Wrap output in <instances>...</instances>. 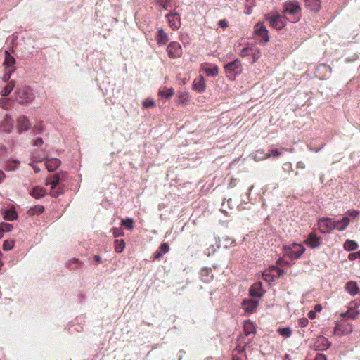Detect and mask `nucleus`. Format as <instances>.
<instances>
[{
	"mask_svg": "<svg viewBox=\"0 0 360 360\" xmlns=\"http://www.w3.org/2000/svg\"><path fill=\"white\" fill-rule=\"evenodd\" d=\"M251 49H252V46H246V47L243 48L239 53L240 56L246 57V56H250Z\"/></svg>",
	"mask_w": 360,
	"mask_h": 360,
	"instance_id": "44",
	"label": "nucleus"
},
{
	"mask_svg": "<svg viewBox=\"0 0 360 360\" xmlns=\"http://www.w3.org/2000/svg\"><path fill=\"white\" fill-rule=\"evenodd\" d=\"M259 304V300L255 299H247L243 302V307L245 312L252 313Z\"/></svg>",
	"mask_w": 360,
	"mask_h": 360,
	"instance_id": "14",
	"label": "nucleus"
},
{
	"mask_svg": "<svg viewBox=\"0 0 360 360\" xmlns=\"http://www.w3.org/2000/svg\"><path fill=\"white\" fill-rule=\"evenodd\" d=\"M285 255L291 259H297L304 252L305 248L299 243H292L284 248Z\"/></svg>",
	"mask_w": 360,
	"mask_h": 360,
	"instance_id": "4",
	"label": "nucleus"
},
{
	"mask_svg": "<svg viewBox=\"0 0 360 360\" xmlns=\"http://www.w3.org/2000/svg\"><path fill=\"white\" fill-rule=\"evenodd\" d=\"M224 68L227 77L230 79H234L236 76L242 72L241 61L239 59H236L227 63Z\"/></svg>",
	"mask_w": 360,
	"mask_h": 360,
	"instance_id": "5",
	"label": "nucleus"
},
{
	"mask_svg": "<svg viewBox=\"0 0 360 360\" xmlns=\"http://www.w3.org/2000/svg\"><path fill=\"white\" fill-rule=\"evenodd\" d=\"M353 330L352 326L349 323L338 324L337 323L333 331L335 335H345L351 333Z\"/></svg>",
	"mask_w": 360,
	"mask_h": 360,
	"instance_id": "11",
	"label": "nucleus"
},
{
	"mask_svg": "<svg viewBox=\"0 0 360 360\" xmlns=\"http://www.w3.org/2000/svg\"><path fill=\"white\" fill-rule=\"evenodd\" d=\"M277 332L285 338H289L292 335V330L290 327L278 328Z\"/></svg>",
	"mask_w": 360,
	"mask_h": 360,
	"instance_id": "36",
	"label": "nucleus"
},
{
	"mask_svg": "<svg viewBox=\"0 0 360 360\" xmlns=\"http://www.w3.org/2000/svg\"><path fill=\"white\" fill-rule=\"evenodd\" d=\"M6 175L2 170H0V183L5 179Z\"/></svg>",
	"mask_w": 360,
	"mask_h": 360,
	"instance_id": "61",
	"label": "nucleus"
},
{
	"mask_svg": "<svg viewBox=\"0 0 360 360\" xmlns=\"http://www.w3.org/2000/svg\"><path fill=\"white\" fill-rule=\"evenodd\" d=\"M350 220L347 217H344L340 220H334L335 229L340 231H344L349 224Z\"/></svg>",
	"mask_w": 360,
	"mask_h": 360,
	"instance_id": "20",
	"label": "nucleus"
},
{
	"mask_svg": "<svg viewBox=\"0 0 360 360\" xmlns=\"http://www.w3.org/2000/svg\"><path fill=\"white\" fill-rule=\"evenodd\" d=\"M174 94V91L172 88L160 90L158 95L160 98L165 97L167 99L171 98Z\"/></svg>",
	"mask_w": 360,
	"mask_h": 360,
	"instance_id": "34",
	"label": "nucleus"
},
{
	"mask_svg": "<svg viewBox=\"0 0 360 360\" xmlns=\"http://www.w3.org/2000/svg\"><path fill=\"white\" fill-rule=\"evenodd\" d=\"M307 316L310 319H314L316 317V312L314 311H309L307 314Z\"/></svg>",
	"mask_w": 360,
	"mask_h": 360,
	"instance_id": "57",
	"label": "nucleus"
},
{
	"mask_svg": "<svg viewBox=\"0 0 360 360\" xmlns=\"http://www.w3.org/2000/svg\"><path fill=\"white\" fill-rule=\"evenodd\" d=\"M359 314V311L354 310L352 308L349 309L345 313H342L341 316L345 318L347 317L352 319L356 318Z\"/></svg>",
	"mask_w": 360,
	"mask_h": 360,
	"instance_id": "33",
	"label": "nucleus"
},
{
	"mask_svg": "<svg viewBox=\"0 0 360 360\" xmlns=\"http://www.w3.org/2000/svg\"><path fill=\"white\" fill-rule=\"evenodd\" d=\"M343 246L345 250H346L347 251H352L358 248L357 243L354 240L349 239L346 240Z\"/></svg>",
	"mask_w": 360,
	"mask_h": 360,
	"instance_id": "28",
	"label": "nucleus"
},
{
	"mask_svg": "<svg viewBox=\"0 0 360 360\" xmlns=\"http://www.w3.org/2000/svg\"><path fill=\"white\" fill-rule=\"evenodd\" d=\"M43 143V140L41 138H38L36 139V141H34V146H37V147H39V146H41Z\"/></svg>",
	"mask_w": 360,
	"mask_h": 360,
	"instance_id": "55",
	"label": "nucleus"
},
{
	"mask_svg": "<svg viewBox=\"0 0 360 360\" xmlns=\"http://www.w3.org/2000/svg\"><path fill=\"white\" fill-rule=\"evenodd\" d=\"M14 70H15V68H13V69H6V72H5V73L4 74V75L2 77V80L4 82H8V80H9V79L11 77V75L14 72Z\"/></svg>",
	"mask_w": 360,
	"mask_h": 360,
	"instance_id": "41",
	"label": "nucleus"
},
{
	"mask_svg": "<svg viewBox=\"0 0 360 360\" xmlns=\"http://www.w3.org/2000/svg\"><path fill=\"white\" fill-rule=\"evenodd\" d=\"M345 289L351 295L354 296L358 293L359 288L356 282L355 281H349L345 285Z\"/></svg>",
	"mask_w": 360,
	"mask_h": 360,
	"instance_id": "26",
	"label": "nucleus"
},
{
	"mask_svg": "<svg viewBox=\"0 0 360 360\" xmlns=\"http://www.w3.org/2000/svg\"><path fill=\"white\" fill-rule=\"evenodd\" d=\"M244 331L246 335L255 333V328L250 321H245L244 323Z\"/></svg>",
	"mask_w": 360,
	"mask_h": 360,
	"instance_id": "32",
	"label": "nucleus"
},
{
	"mask_svg": "<svg viewBox=\"0 0 360 360\" xmlns=\"http://www.w3.org/2000/svg\"><path fill=\"white\" fill-rule=\"evenodd\" d=\"M252 6H253L252 4H250V5L246 6L245 7V13L247 15H250L252 12Z\"/></svg>",
	"mask_w": 360,
	"mask_h": 360,
	"instance_id": "56",
	"label": "nucleus"
},
{
	"mask_svg": "<svg viewBox=\"0 0 360 360\" xmlns=\"http://www.w3.org/2000/svg\"><path fill=\"white\" fill-rule=\"evenodd\" d=\"M44 211V207L42 205H37L32 207L27 211V213L30 216H33L35 214H40Z\"/></svg>",
	"mask_w": 360,
	"mask_h": 360,
	"instance_id": "29",
	"label": "nucleus"
},
{
	"mask_svg": "<svg viewBox=\"0 0 360 360\" xmlns=\"http://www.w3.org/2000/svg\"><path fill=\"white\" fill-rule=\"evenodd\" d=\"M333 222H334V220L330 218L323 217L320 219L319 221V226L321 230V232L328 233L335 229V226H334V223Z\"/></svg>",
	"mask_w": 360,
	"mask_h": 360,
	"instance_id": "9",
	"label": "nucleus"
},
{
	"mask_svg": "<svg viewBox=\"0 0 360 360\" xmlns=\"http://www.w3.org/2000/svg\"><path fill=\"white\" fill-rule=\"evenodd\" d=\"M352 305L351 308H352V307H356H356H358L359 306L360 304H359V302L354 301V302H352Z\"/></svg>",
	"mask_w": 360,
	"mask_h": 360,
	"instance_id": "62",
	"label": "nucleus"
},
{
	"mask_svg": "<svg viewBox=\"0 0 360 360\" xmlns=\"http://www.w3.org/2000/svg\"><path fill=\"white\" fill-rule=\"evenodd\" d=\"M255 33L257 36L260 38V41L263 43H267L269 41L268 30L263 22H257L254 27Z\"/></svg>",
	"mask_w": 360,
	"mask_h": 360,
	"instance_id": "7",
	"label": "nucleus"
},
{
	"mask_svg": "<svg viewBox=\"0 0 360 360\" xmlns=\"http://www.w3.org/2000/svg\"><path fill=\"white\" fill-rule=\"evenodd\" d=\"M155 40L158 45H165L169 40L168 34L162 28H159L156 32Z\"/></svg>",
	"mask_w": 360,
	"mask_h": 360,
	"instance_id": "15",
	"label": "nucleus"
},
{
	"mask_svg": "<svg viewBox=\"0 0 360 360\" xmlns=\"http://www.w3.org/2000/svg\"><path fill=\"white\" fill-rule=\"evenodd\" d=\"M167 22L173 30H176L181 27L180 15L176 12H172L166 15Z\"/></svg>",
	"mask_w": 360,
	"mask_h": 360,
	"instance_id": "8",
	"label": "nucleus"
},
{
	"mask_svg": "<svg viewBox=\"0 0 360 360\" xmlns=\"http://www.w3.org/2000/svg\"><path fill=\"white\" fill-rule=\"evenodd\" d=\"M219 25L222 28H226L228 27V22L226 20H221L219 21Z\"/></svg>",
	"mask_w": 360,
	"mask_h": 360,
	"instance_id": "53",
	"label": "nucleus"
},
{
	"mask_svg": "<svg viewBox=\"0 0 360 360\" xmlns=\"http://www.w3.org/2000/svg\"><path fill=\"white\" fill-rule=\"evenodd\" d=\"M115 250L117 253H121L125 248V242L123 239H116L114 241Z\"/></svg>",
	"mask_w": 360,
	"mask_h": 360,
	"instance_id": "30",
	"label": "nucleus"
},
{
	"mask_svg": "<svg viewBox=\"0 0 360 360\" xmlns=\"http://www.w3.org/2000/svg\"><path fill=\"white\" fill-rule=\"evenodd\" d=\"M250 56H252V59H253L252 62L255 63L260 58L261 52L257 48H256L255 46H252Z\"/></svg>",
	"mask_w": 360,
	"mask_h": 360,
	"instance_id": "37",
	"label": "nucleus"
},
{
	"mask_svg": "<svg viewBox=\"0 0 360 360\" xmlns=\"http://www.w3.org/2000/svg\"><path fill=\"white\" fill-rule=\"evenodd\" d=\"M9 101L8 98H0V107L7 109L8 108Z\"/></svg>",
	"mask_w": 360,
	"mask_h": 360,
	"instance_id": "49",
	"label": "nucleus"
},
{
	"mask_svg": "<svg viewBox=\"0 0 360 360\" xmlns=\"http://www.w3.org/2000/svg\"><path fill=\"white\" fill-rule=\"evenodd\" d=\"M65 177V173L60 172L52 176L53 179L51 181V186H57L59 182L63 180Z\"/></svg>",
	"mask_w": 360,
	"mask_h": 360,
	"instance_id": "31",
	"label": "nucleus"
},
{
	"mask_svg": "<svg viewBox=\"0 0 360 360\" xmlns=\"http://www.w3.org/2000/svg\"><path fill=\"white\" fill-rule=\"evenodd\" d=\"M15 63V59L13 56H12L9 52L6 50L5 51V60L4 62V65L6 67V69H13L14 68V65Z\"/></svg>",
	"mask_w": 360,
	"mask_h": 360,
	"instance_id": "22",
	"label": "nucleus"
},
{
	"mask_svg": "<svg viewBox=\"0 0 360 360\" xmlns=\"http://www.w3.org/2000/svg\"><path fill=\"white\" fill-rule=\"evenodd\" d=\"M112 233L115 238L124 236V231L122 228H112Z\"/></svg>",
	"mask_w": 360,
	"mask_h": 360,
	"instance_id": "43",
	"label": "nucleus"
},
{
	"mask_svg": "<svg viewBox=\"0 0 360 360\" xmlns=\"http://www.w3.org/2000/svg\"><path fill=\"white\" fill-rule=\"evenodd\" d=\"M62 193L61 191L57 190L56 186H51V192L50 195L53 198H57Z\"/></svg>",
	"mask_w": 360,
	"mask_h": 360,
	"instance_id": "48",
	"label": "nucleus"
},
{
	"mask_svg": "<svg viewBox=\"0 0 360 360\" xmlns=\"http://www.w3.org/2000/svg\"><path fill=\"white\" fill-rule=\"evenodd\" d=\"M314 360H327L326 356L323 354H317Z\"/></svg>",
	"mask_w": 360,
	"mask_h": 360,
	"instance_id": "54",
	"label": "nucleus"
},
{
	"mask_svg": "<svg viewBox=\"0 0 360 360\" xmlns=\"http://www.w3.org/2000/svg\"><path fill=\"white\" fill-rule=\"evenodd\" d=\"M264 19L269 23L270 26L277 30H282L287 23V18L278 12H276L272 15H265Z\"/></svg>",
	"mask_w": 360,
	"mask_h": 360,
	"instance_id": "3",
	"label": "nucleus"
},
{
	"mask_svg": "<svg viewBox=\"0 0 360 360\" xmlns=\"http://www.w3.org/2000/svg\"><path fill=\"white\" fill-rule=\"evenodd\" d=\"M32 167H33V169H34L35 173L39 172L40 169L37 166L34 165H32Z\"/></svg>",
	"mask_w": 360,
	"mask_h": 360,
	"instance_id": "64",
	"label": "nucleus"
},
{
	"mask_svg": "<svg viewBox=\"0 0 360 360\" xmlns=\"http://www.w3.org/2000/svg\"><path fill=\"white\" fill-rule=\"evenodd\" d=\"M15 100L20 104H28L34 99L32 89L27 86L18 89L14 94Z\"/></svg>",
	"mask_w": 360,
	"mask_h": 360,
	"instance_id": "2",
	"label": "nucleus"
},
{
	"mask_svg": "<svg viewBox=\"0 0 360 360\" xmlns=\"http://www.w3.org/2000/svg\"><path fill=\"white\" fill-rule=\"evenodd\" d=\"M305 6L314 12H318L321 8L320 0H304Z\"/></svg>",
	"mask_w": 360,
	"mask_h": 360,
	"instance_id": "24",
	"label": "nucleus"
},
{
	"mask_svg": "<svg viewBox=\"0 0 360 360\" xmlns=\"http://www.w3.org/2000/svg\"><path fill=\"white\" fill-rule=\"evenodd\" d=\"M18 129L20 133H21L24 131H27V129H30V124L29 120L27 117L23 116V115L20 116L18 118Z\"/></svg>",
	"mask_w": 360,
	"mask_h": 360,
	"instance_id": "19",
	"label": "nucleus"
},
{
	"mask_svg": "<svg viewBox=\"0 0 360 360\" xmlns=\"http://www.w3.org/2000/svg\"><path fill=\"white\" fill-rule=\"evenodd\" d=\"M158 4L163 10H167L170 6L171 0H158Z\"/></svg>",
	"mask_w": 360,
	"mask_h": 360,
	"instance_id": "47",
	"label": "nucleus"
},
{
	"mask_svg": "<svg viewBox=\"0 0 360 360\" xmlns=\"http://www.w3.org/2000/svg\"><path fill=\"white\" fill-rule=\"evenodd\" d=\"M321 238L318 237L314 233H310L304 243L310 248L315 249L318 248L321 245Z\"/></svg>",
	"mask_w": 360,
	"mask_h": 360,
	"instance_id": "10",
	"label": "nucleus"
},
{
	"mask_svg": "<svg viewBox=\"0 0 360 360\" xmlns=\"http://www.w3.org/2000/svg\"><path fill=\"white\" fill-rule=\"evenodd\" d=\"M298 323L300 327H306L309 323V321L307 318H302L299 319Z\"/></svg>",
	"mask_w": 360,
	"mask_h": 360,
	"instance_id": "51",
	"label": "nucleus"
},
{
	"mask_svg": "<svg viewBox=\"0 0 360 360\" xmlns=\"http://www.w3.org/2000/svg\"><path fill=\"white\" fill-rule=\"evenodd\" d=\"M330 342L328 339L323 336H319L314 342V347L316 350L324 351L326 350L330 346Z\"/></svg>",
	"mask_w": 360,
	"mask_h": 360,
	"instance_id": "12",
	"label": "nucleus"
},
{
	"mask_svg": "<svg viewBox=\"0 0 360 360\" xmlns=\"http://www.w3.org/2000/svg\"><path fill=\"white\" fill-rule=\"evenodd\" d=\"M250 296L255 297V298H259L262 296L263 292L262 289V283L261 282H257L255 283L250 288L249 290Z\"/></svg>",
	"mask_w": 360,
	"mask_h": 360,
	"instance_id": "16",
	"label": "nucleus"
},
{
	"mask_svg": "<svg viewBox=\"0 0 360 360\" xmlns=\"http://www.w3.org/2000/svg\"><path fill=\"white\" fill-rule=\"evenodd\" d=\"M143 108H148L155 106V102L152 98H146L143 102Z\"/></svg>",
	"mask_w": 360,
	"mask_h": 360,
	"instance_id": "45",
	"label": "nucleus"
},
{
	"mask_svg": "<svg viewBox=\"0 0 360 360\" xmlns=\"http://www.w3.org/2000/svg\"><path fill=\"white\" fill-rule=\"evenodd\" d=\"M283 13L292 15L290 20L292 22L299 21L301 18V7L297 1H286L283 4Z\"/></svg>",
	"mask_w": 360,
	"mask_h": 360,
	"instance_id": "1",
	"label": "nucleus"
},
{
	"mask_svg": "<svg viewBox=\"0 0 360 360\" xmlns=\"http://www.w3.org/2000/svg\"><path fill=\"white\" fill-rule=\"evenodd\" d=\"M205 72L207 76L215 77L219 74V68L214 66L212 68H206Z\"/></svg>",
	"mask_w": 360,
	"mask_h": 360,
	"instance_id": "39",
	"label": "nucleus"
},
{
	"mask_svg": "<svg viewBox=\"0 0 360 360\" xmlns=\"http://www.w3.org/2000/svg\"><path fill=\"white\" fill-rule=\"evenodd\" d=\"M1 127L4 131L11 132L13 128V120L8 115H6L1 122Z\"/></svg>",
	"mask_w": 360,
	"mask_h": 360,
	"instance_id": "18",
	"label": "nucleus"
},
{
	"mask_svg": "<svg viewBox=\"0 0 360 360\" xmlns=\"http://www.w3.org/2000/svg\"><path fill=\"white\" fill-rule=\"evenodd\" d=\"M15 86V82L14 80L10 81L8 84L4 87V89L1 91V96L6 97L8 96L13 90Z\"/></svg>",
	"mask_w": 360,
	"mask_h": 360,
	"instance_id": "27",
	"label": "nucleus"
},
{
	"mask_svg": "<svg viewBox=\"0 0 360 360\" xmlns=\"http://www.w3.org/2000/svg\"><path fill=\"white\" fill-rule=\"evenodd\" d=\"M122 225L129 230H132L134 229V221L131 218L122 219Z\"/></svg>",
	"mask_w": 360,
	"mask_h": 360,
	"instance_id": "38",
	"label": "nucleus"
},
{
	"mask_svg": "<svg viewBox=\"0 0 360 360\" xmlns=\"http://www.w3.org/2000/svg\"><path fill=\"white\" fill-rule=\"evenodd\" d=\"M14 247V241L13 240H6L4 241L3 243V250L4 251H9L12 250Z\"/></svg>",
	"mask_w": 360,
	"mask_h": 360,
	"instance_id": "40",
	"label": "nucleus"
},
{
	"mask_svg": "<svg viewBox=\"0 0 360 360\" xmlns=\"http://www.w3.org/2000/svg\"><path fill=\"white\" fill-rule=\"evenodd\" d=\"M167 53L170 58H179L182 56V48L179 43L172 41L168 44Z\"/></svg>",
	"mask_w": 360,
	"mask_h": 360,
	"instance_id": "6",
	"label": "nucleus"
},
{
	"mask_svg": "<svg viewBox=\"0 0 360 360\" xmlns=\"http://www.w3.org/2000/svg\"><path fill=\"white\" fill-rule=\"evenodd\" d=\"M322 309V307L321 304H316L314 306V311L316 313V312H320Z\"/></svg>",
	"mask_w": 360,
	"mask_h": 360,
	"instance_id": "58",
	"label": "nucleus"
},
{
	"mask_svg": "<svg viewBox=\"0 0 360 360\" xmlns=\"http://www.w3.org/2000/svg\"><path fill=\"white\" fill-rule=\"evenodd\" d=\"M30 194L36 199H40L46 195V192L44 188L37 186L32 188Z\"/></svg>",
	"mask_w": 360,
	"mask_h": 360,
	"instance_id": "21",
	"label": "nucleus"
},
{
	"mask_svg": "<svg viewBox=\"0 0 360 360\" xmlns=\"http://www.w3.org/2000/svg\"><path fill=\"white\" fill-rule=\"evenodd\" d=\"M297 167L298 168H300V169H304L305 168V164L303 162H302V161H299L297 163Z\"/></svg>",
	"mask_w": 360,
	"mask_h": 360,
	"instance_id": "59",
	"label": "nucleus"
},
{
	"mask_svg": "<svg viewBox=\"0 0 360 360\" xmlns=\"http://www.w3.org/2000/svg\"><path fill=\"white\" fill-rule=\"evenodd\" d=\"M18 217L17 212L15 210H6L4 213V219L8 221H13Z\"/></svg>",
	"mask_w": 360,
	"mask_h": 360,
	"instance_id": "35",
	"label": "nucleus"
},
{
	"mask_svg": "<svg viewBox=\"0 0 360 360\" xmlns=\"http://www.w3.org/2000/svg\"><path fill=\"white\" fill-rule=\"evenodd\" d=\"M193 89L198 92L202 93L205 90V82L203 77L196 79L193 82Z\"/></svg>",
	"mask_w": 360,
	"mask_h": 360,
	"instance_id": "23",
	"label": "nucleus"
},
{
	"mask_svg": "<svg viewBox=\"0 0 360 360\" xmlns=\"http://www.w3.org/2000/svg\"><path fill=\"white\" fill-rule=\"evenodd\" d=\"M169 250V246L167 243H162L159 249L154 253V258L156 259H160L164 254L167 253Z\"/></svg>",
	"mask_w": 360,
	"mask_h": 360,
	"instance_id": "25",
	"label": "nucleus"
},
{
	"mask_svg": "<svg viewBox=\"0 0 360 360\" xmlns=\"http://www.w3.org/2000/svg\"><path fill=\"white\" fill-rule=\"evenodd\" d=\"M94 260L97 262V263H100L101 262V258L100 257V256L98 255H95L94 256Z\"/></svg>",
	"mask_w": 360,
	"mask_h": 360,
	"instance_id": "63",
	"label": "nucleus"
},
{
	"mask_svg": "<svg viewBox=\"0 0 360 360\" xmlns=\"http://www.w3.org/2000/svg\"><path fill=\"white\" fill-rule=\"evenodd\" d=\"M347 214L353 218H356L359 216V212L355 210H349L347 212Z\"/></svg>",
	"mask_w": 360,
	"mask_h": 360,
	"instance_id": "52",
	"label": "nucleus"
},
{
	"mask_svg": "<svg viewBox=\"0 0 360 360\" xmlns=\"http://www.w3.org/2000/svg\"><path fill=\"white\" fill-rule=\"evenodd\" d=\"M61 162L58 158H46V167L49 172H53L60 165Z\"/></svg>",
	"mask_w": 360,
	"mask_h": 360,
	"instance_id": "17",
	"label": "nucleus"
},
{
	"mask_svg": "<svg viewBox=\"0 0 360 360\" xmlns=\"http://www.w3.org/2000/svg\"><path fill=\"white\" fill-rule=\"evenodd\" d=\"M0 229L4 232H9L13 229V225L11 224H8V223H2L0 225Z\"/></svg>",
	"mask_w": 360,
	"mask_h": 360,
	"instance_id": "46",
	"label": "nucleus"
},
{
	"mask_svg": "<svg viewBox=\"0 0 360 360\" xmlns=\"http://www.w3.org/2000/svg\"><path fill=\"white\" fill-rule=\"evenodd\" d=\"M283 150H285V148H282V149L272 148L269 150V152L268 153L263 154V155L262 157H259V158L257 157V153H259V152H257L254 155V160L255 161H260V160H263L264 159L269 158H276V157L280 156L282 154Z\"/></svg>",
	"mask_w": 360,
	"mask_h": 360,
	"instance_id": "13",
	"label": "nucleus"
},
{
	"mask_svg": "<svg viewBox=\"0 0 360 360\" xmlns=\"http://www.w3.org/2000/svg\"><path fill=\"white\" fill-rule=\"evenodd\" d=\"M15 164H20L18 160H14L13 162H8L6 166V170L7 171H15L17 169V167Z\"/></svg>",
	"mask_w": 360,
	"mask_h": 360,
	"instance_id": "42",
	"label": "nucleus"
},
{
	"mask_svg": "<svg viewBox=\"0 0 360 360\" xmlns=\"http://www.w3.org/2000/svg\"><path fill=\"white\" fill-rule=\"evenodd\" d=\"M257 157L259 158V157H262L263 155V154H265L262 150H257L255 153L252 154V158H254V155L257 153Z\"/></svg>",
	"mask_w": 360,
	"mask_h": 360,
	"instance_id": "60",
	"label": "nucleus"
},
{
	"mask_svg": "<svg viewBox=\"0 0 360 360\" xmlns=\"http://www.w3.org/2000/svg\"><path fill=\"white\" fill-rule=\"evenodd\" d=\"M359 258L360 259V250L356 252L350 253L348 256V259L350 261L355 260L356 259Z\"/></svg>",
	"mask_w": 360,
	"mask_h": 360,
	"instance_id": "50",
	"label": "nucleus"
}]
</instances>
